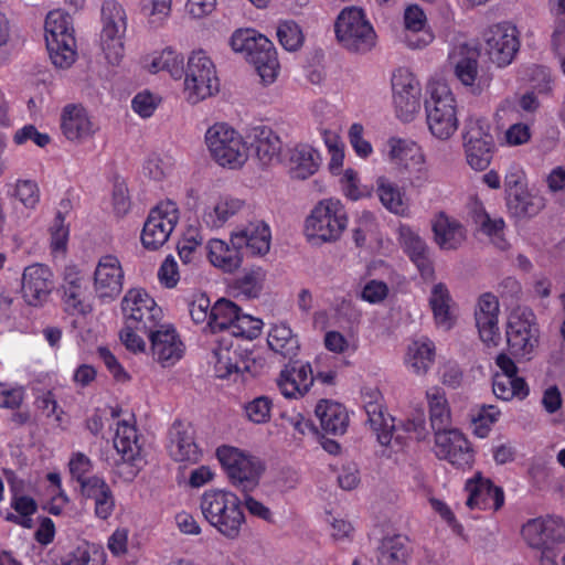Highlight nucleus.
Returning a JSON list of instances; mask_svg holds the SVG:
<instances>
[{"mask_svg": "<svg viewBox=\"0 0 565 565\" xmlns=\"http://www.w3.org/2000/svg\"><path fill=\"white\" fill-rule=\"evenodd\" d=\"M381 399V393L376 388H369L364 392V409L367 415V423L376 434L381 445L390 446L394 443L402 447L404 445V436L401 431L408 434L418 441L426 439L428 430L423 409L416 411L411 418L396 426L394 418L384 414Z\"/></svg>", "mask_w": 565, "mask_h": 565, "instance_id": "obj_1", "label": "nucleus"}, {"mask_svg": "<svg viewBox=\"0 0 565 565\" xmlns=\"http://www.w3.org/2000/svg\"><path fill=\"white\" fill-rule=\"evenodd\" d=\"M526 544L541 551L540 565H565V521L557 515L529 520L521 530Z\"/></svg>", "mask_w": 565, "mask_h": 565, "instance_id": "obj_2", "label": "nucleus"}, {"mask_svg": "<svg viewBox=\"0 0 565 565\" xmlns=\"http://www.w3.org/2000/svg\"><path fill=\"white\" fill-rule=\"evenodd\" d=\"M425 99L426 124L429 132L439 140H448L458 129L456 99L444 82L433 81L427 85Z\"/></svg>", "mask_w": 565, "mask_h": 565, "instance_id": "obj_3", "label": "nucleus"}, {"mask_svg": "<svg viewBox=\"0 0 565 565\" xmlns=\"http://www.w3.org/2000/svg\"><path fill=\"white\" fill-rule=\"evenodd\" d=\"M231 45L255 67L264 84L268 85L276 81L279 72L277 53L266 36L257 34L252 29L238 30L232 35Z\"/></svg>", "mask_w": 565, "mask_h": 565, "instance_id": "obj_4", "label": "nucleus"}, {"mask_svg": "<svg viewBox=\"0 0 565 565\" xmlns=\"http://www.w3.org/2000/svg\"><path fill=\"white\" fill-rule=\"evenodd\" d=\"M205 142L211 157L217 164L238 169L248 159V148L243 137L225 124H215L205 134Z\"/></svg>", "mask_w": 565, "mask_h": 565, "instance_id": "obj_5", "label": "nucleus"}, {"mask_svg": "<svg viewBox=\"0 0 565 565\" xmlns=\"http://www.w3.org/2000/svg\"><path fill=\"white\" fill-rule=\"evenodd\" d=\"M348 224L343 205L338 200H324L315 206L306 220V236L312 243L335 242Z\"/></svg>", "mask_w": 565, "mask_h": 565, "instance_id": "obj_6", "label": "nucleus"}, {"mask_svg": "<svg viewBox=\"0 0 565 565\" xmlns=\"http://www.w3.org/2000/svg\"><path fill=\"white\" fill-rule=\"evenodd\" d=\"M216 456L231 482L239 491L252 492L256 489L265 470V466L258 458L247 456L230 446L218 447Z\"/></svg>", "mask_w": 565, "mask_h": 565, "instance_id": "obj_7", "label": "nucleus"}, {"mask_svg": "<svg viewBox=\"0 0 565 565\" xmlns=\"http://www.w3.org/2000/svg\"><path fill=\"white\" fill-rule=\"evenodd\" d=\"M205 520L230 540L238 537L245 515L238 497H202Z\"/></svg>", "mask_w": 565, "mask_h": 565, "instance_id": "obj_8", "label": "nucleus"}, {"mask_svg": "<svg viewBox=\"0 0 565 565\" xmlns=\"http://www.w3.org/2000/svg\"><path fill=\"white\" fill-rule=\"evenodd\" d=\"M126 12L116 0H106L102 4L100 46L109 64L117 65L124 57V35L126 32Z\"/></svg>", "mask_w": 565, "mask_h": 565, "instance_id": "obj_9", "label": "nucleus"}, {"mask_svg": "<svg viewBox=\"0 0 565 565\" xmlns=\"http://www.w3.org/2000/svg\"><path fill=\"white\" fill-rule=\"evenodd\" d=\"M338 41L349 51L367 52L375 44V33L362 9L352 7L341 11L335 21Z\"/></svg>", "mask_w": 565, "mask_h": 565, "instance_id": "obj_10", "label": "nucleus"}, {"mask_svg": "<svg viewBox=\"0 0 565 565\" xmlns=\"http://www.w3.org/2000/svg\"><path fill=\"white\" fill-rule=\"evenodd\" d=\"M218 92L215 67L203 51L194 52L188 61L184 79V94L191 104L211 97Z\"/></svg>", "mask_w": 565, "mask_h": 565, "instance_id": "obj_11", "label": "nucleus"}, {"mask_svg": "<svg viewBox=\"0 0 565 565\" xmlns=\"http://www.w3.org/2000/svg\"><path fill=\"white\" fill-rule=\"evenodd\" d=\"M462 139L467 163L476 171L486 170L494 149L490 124L483 118L470 117L465 124Z\"/></svg>", "mask_w": 565, "mask_h": 565, "instance_id": "obj_12", "label": "nucleus"}, {"mask_svg": "<svg viewBox=\"0 0 565 565\" xmlns=\"http://www.w3.org/2000/svg\"><path fill=\"white\" fill-rule=\"evenodd\" d=\"M121 309L126 323L146 334L166 323L162 309L142 289L128 290L122 298Z\"/></svg>", "mask_w": 565, "mask_h": 565, "instance_id": "obj_13", "label": "nucleus"}, {"mask_svg": "<svg viewBox=\"0 0 565 565\" xmlns=\"http://www.w3.org/2000/svg\"><path fill=\"white\" fill-rule=\"evenodd\" d=\"M507 341L511 353L526 356L539 343V328L534 313L529 309L513 311L508 321Z\"/></svg>", "mask_w": 565, "mask_h": 565, "instance_id": "obj_14", "label": "nucleus"}, {"mask_svg": "<svg viewBox=\"0 0 565 565\" xmlns=\"http://www.w3.org/2000/svg\"><path fill=\"white\" fill-rule=\"evenodd\" d=\"M179 221V211L174 202L167 201L151 210L141 233L146 248L158 249L170 237Z\"/></svg>", "mask_w": 565, "mask_h": 565, "instance_id": "obj_15", "label": "nucleus"}, {"mask_svg": "<svg viewBox=\"0 0 565 565\" xmlns=\"http://www.w3.org/2000/svg\"><path fill=\"white\" fill-rule=\"evenodd\" d=\"M393 100L397 116L409 121L420 108V85L406 68L397 70L392 77Z\"/></svg>", "mask_w": 565, "mask_h": 565, "instance_id": "obj_16", "label": "nucleus"}, {"mask_svg": "<svg viewBox=\"0 0 565 565\" xmlns=\"http://www.w3.org/2000/svg\"><path fill=\"white\" fill-rule=\"evenodd\" d=\"M483 39L489 58L500 67L509 65L519 51L518 31L510 23L489 26L483 33Z\"/></svg>", "mask_w": 565, "mask_h": 565, "instance_id": "obj_17", "label": "nucleus"}, {"mask_svg": "<svg viewBox=\"0 0 565 565\" xmlns=\"http://www.w3.org/2000/svg\"><path fill=\"white\" fill-rule=\"evenodd\" d=\"M53 290V273L42 264H32L24 268L21 278V294L32 307L43 306Z\"/></svg>", "mask_w": 565, "mask_h": 565, "instance_id": "obj_18", "label": "nucleus"}, {"mask_svg": "<svg viewBox=\"0 0 565 565\" xmlns=\"http://www.w3.org/2000/svg\"><path fill=\"white\" fill-rule=\"evenodd\" d=\"M124 270L117 256L104 255L94 271V289L102 300H114L122 290Z\"/></svg>", "mask_w": 565, "mask_h": 565, "instance_id": "obj_19", "label": "nucleus"}, {"mask_svg": "<svg viewBox=\"0 0 565 565\" xmlns=\"http://www.w3.org/2000/svg\"><path fill=\"white\" fill-rule=\"evenodd\" d=\"M153 359L163 367L174 365L184 353V345L170 323H163L148 333Z\"/></svg>", "mask_w": 565, "mask_h": 565, "instance_id": "obj_20", "label": "nucleus"}, {"mask_svg": "<svg viewBox=\"0 0 565 565\" xmlns=\"http://www.w3.org/2000/svg\"><path fill=\"white\" fill-rule=\"evenodd\" d=\"M435 452L438 458L448 460L458 467L469 466L473 451L466 437L455 428L437 430L435 434Z\"/></svg>", "mask_w": 565, "mask_h": 565, "instance_id": "obj_21", "label": "nucleus"}, {"mask_svg": "<svg viewBox=\"0 0 565 565\" xmlns=\"http://www.w3.org/2000/svg\"><path fill=\"white\" fill-rule=\"evenodd\" d=\"M498 298L490 292L481 295L475 308V320L480 339L488 347H497L501 339L498 327Z\"/></svg>", "mask_w": 565, "mask_h": 565, "instance_id": "obj_22", "label": "nucleus"}, {"mask_svg": "<svg viewBox=\"0 0 565 565\" xmlns=\"http://www.w3.org/2000/svg\"><path fill=\"white\" fill-rule=\"evenodd\" d=\"M169 454L179 462L194 463L200 460L201 451L195 443L194 429L191 424L177 420L169 430Z\"/></svg>", "mask_w": 565, "mask_h": 565, "instance_id": "obj_23", "label": "nucleus"}, {"mask_svg": "<svg viewBox=\"0 0 565 565\" xmlns=\"http://www.w3.org/2000/svg\"><path fill=\"white\" fill-rule=\"evenodd\" d=\"M315 382L310 363L298 364L295 360L281 370L277 384L284 396L298 398L307 394Z\"/></svg>", "mask_w": 565, "mask_h": 565, "instance_id": "obj_24", "label": "nucleus"}, {"mask_svg": "<svg viewBox=\"0 0 565 565\" xmlns=\"http://www.w3.org/2000/svg\"><path fill=\"white\" fill-rule=\"evenodd\" d=\"M252 147L259 163L264 167L275 166L281 160L282 141L267 126H256L249 132Z\"/></svg>", "mask_w": 565, "mask_h": 565, "instance_id": "obj_25", "label": "nucleus"}, {"mask_svg": "<svg viewBox=\"0 0 565 565\" xmlns=\"http://www.w3.org/2000/svg\"><path fill=\"white\" fill-rule=\"evenodd\" d=\"M61 129L65 138L73 142H82L95 132L87 110L77 104H68L63 108Z\"/></svg>", "mask_w": 565, "mask_h": 565, "instance_id": "obj_26", "label": "nucleus"}, {"mask_svg": "<svg viewBox=\"0 0 565 565\" xmlns=\"http://www.w3.org/2000/svg\"><path fill=\"white\" fill-rule=\"evenodd\" d=\"M270 238L268 225L263 221H256L233 233L231 243L238 248L246 247L254 255H265L270 248Z\"/></svg>", "mask_w": 565, "mask_h": 565, "instance_id": "obj_27", "label": "nucleus"}, {"mask_svg": "<svg viewBox=\"0 0 565 565\" xmlns=\"http://www.w3.org/2000/svg\"><path fill=\"white\" fill-rule=\"evenodd\" d=\"M64 303L72 313L87 315L92 312L93 306L89 301V292L84 277L71 269L65 275Z\"/></svg>", "mask_w": 565, "mask_h": 565, "instance_id": "obj_28", "label": "nucleus"}, {"mask_svg": "<svg viewBox=\"0 0 565 565\" xmlns=\"http://www.w3.org/2000/svg\"><path fill=\"white\" fill-rule=\"evenodd\" d=\"M114 446L124 460L122 466L136 467L141 460L142 446L137 429L126 420L117 424Z\"/></svg>", "mask_w": 565, "mask_h": 565, "instance_id": "obj_29", "label": "nucleus"}, {"mask_svg": "<svg viewBox=\"0 0 565 565\" xmlns=\"http://www.w3.org/2000/svg\"><path fill=\"white\" fill-rule=\"evenodd\" d=\"M433 232L436 244L445 250L459 248L467 238L463 226L444 213L438 214L434 220Z\"/></svg>", "mask_w": 565, "mask_h": 565, "instance_id": "obj_30", "label": "nucleus"}, {"mask_svg": "<svg viewBox=\"0 0 565 565\" xmlns=\"http://www.w3.org/2000/svg\"><path fill=\"white\" fill-rule=\"evenodd\" d=\"M401 243L412 262L417 266L424 278H430L434 268L428 257V248L422 237L408 226L399 228Z\"/></svg>", "mask_w": 565, "mask_h": 565, "instance_id": "obj_31", "label": "nucleus"}, {"mask_svg": "<svg viewBox=\"0 0 565 565\" xmlns=\"http://www.w3.org/2000/svg\"><path fill=\"white\" fill-rule=\"evenodd\" d=\"M412 548L407 536L394 534L385 536L377 550L379 565H408Z\"/></svg>", "mask_w": 565, "mask_h": 565, "instance_id": "obj_32", "label": "nucleus"}, {"mask_svg": "<svg viewBox=\"0 0 565 565\" xmlns=\"http://www.w3.org/2000/svg\"><path fill=\"white\" fill-rule=\"evenodd\" d=\"M267 342L271 351L289 362L298 356L300 350L298 337L284 322L276 323L270 328Z\"/></svg>", "mask_w": 565, "mask_h": 565, "instance_id": "obj_33", "label": "nucleus"}, {"mask_svg": "<svg viewBox=\"0 0 565 565\" xmlns=\"http://www.w3.org/2000/svg\"><path fill=\"white\" fill-rule=\"evenodd\" d=\"M106 561L107 554L103 545L82 540L55 565H106Z\"/></svg>", "mask_w": 565, "mask_h": 565, "instance_id": "obj_34", "label": "nucleus"}, {"mask_svg": "<svg viewBox=\"0 0 565 565\" xmlns=\"http://www.w3.org/2000/svg\"><path fill=\"white\" fill-rule=\"evenodd\" d=\"M315 413L327 434L338 435L347 430L349 415L341 404L321 399Z\"/></svg>", "mask_w": 565, "mask_h": 565, "instance_id": "obj_35", "label": "nucleus"}, {"mask_svg": "<svg viewBox=\"0 0 565 565\" xmlns=\"http://www.w3.org/2000/svg\"><path fill=\"white\" fill-rule=\"evenodd\" d=\"M404 23L407 30L406 42L409 47L422 49L433 41V34L424 30L426 15L418 6H409L405 10Z\"/></svg>", "mask_w": 565, "mask_h": 565, "instance_id": "obj_36", "label": "nucleus"}, {"mask_svg": "<svg viewBox=\"0 0 565 565\" xmlns=\"http://www.w3.org/2000/svg\"><path fill=\"white\" fill-rule=\"evenodd\" d=\"M244 201L236 198H220L215 204L204 209L202 213V221L207 227H221L225 224V222H227V220L236 215L244 207Z\"/></svg>", "mask_w": 565, "mask_h": 565, "instance_id": "obj_37", "label": "nucleus"}, {"mask_svg": "<svg viewBox=\"0 0 565 565\" xmlns=\"http://www.w3.org/2000/svg\"><path fill=\"white\" fill-rule=\"evenodd\" d=\"M376 194L390 212L396 215H405L408 211V202L405 192L391 180L381 177L376 180Z\"/></svg>", "mask_w": 565, "mask_h": 565, "instance_id": "obj_38", "label": "nucleus"}, {"mask_svg": "<svg viewBox=\"0 0 565 565\" xmlns=\"http://www.w3.org/2000/svg\"><path fill=\"white\" fill-rule=\"evenodd\" d=\"M451 296L443 282L436 284L429 297V305L438 327L449 330L455 323V317L450 311Z\"/></svg>", "mask_w": 565, "mask_h": 565, "instance_id": "obj_39", "label": "nucleus"}, {"mask_svg": "<svg viewBox=\"0 0 565 565\" xmlns=\"http://www.w3.org/2000/svg\"><path fill=\"white\" fill-rule=\"evenodd\" d=\"M319 153L308 145H298L291 150L290 169L295 178L307 179L312 175L319 167Z\"/></svg>", "mask_w": 565, "mask_h": 565, "instance_id": "obj_40", "label": "nucleus"}, {"mask_svg": "<svg viewBox=\"0 0 565 565\" xmlns=\"http://www.w3.org/2000/svg\"><path fill=\"white\" fill-rule=\"evenodd\" d=\"M429 407L430 426L434 433L449 428L450 408L445 392L439 387H433L426 392Z\"/></svg>", "mask_w": 565, "mask_h": 565, "instance_id": "obj_41", "label": "nucleus"}, {"mask_svg": "<svg viewBox=\"0 0 565 565\" xmlns=\"http://www.w3.org/2000/svg\"><path fill=\"white\" fill-rule=\"evenodd\" d=\"M239 249L234 245L230 247L228 244L221 239H212L209 243V258L214 266L220 267L224 271L232 273L242 264Z\"/></svg>", "mask_w": 565, "mask_h": 565, "instance_id": "obj_42", "label": "nucleus"}, {"mask_svg": "<svg viewBox=\"0 0 565 565\" xmlns=\"http://www.w3.org/2000/svg\"><path fill=\"white\" fill-rule=\"evenodd\" d=\"M46 47L52 63L60 68L70 67L76 58L74 35L46 39Z\"/></svg>", "mask_w": 565, "mask_h": 565, "instance_id": "obj_43", "label": "nucleus"}, {"mask_svg": "<svg viewBox=\"0 0 565 565\" xmlns=\"http://www.w3.org/2000/svg\"><path fill=\"white\" fill-rule=\"evenodd\" d=\"M241 309L231 300L218 299L211 308L207 328L211 332L231 331Z\"/></svg>", "mask_w": 565, "mask_h": 565, "instance_id": "obj_44", "label": "nucleus"}, {"mask_svg": "<svg viewBox=\"0 0 565 565\" xmlns=\"http://www.w3.org/2000/svg\"><path fill=\"white\" fill-rule=\"evenodd\" d=\"M508 206L516 216H534L545 206V199L526 189L520 192L513 191L508 196Z\"/></svg>", "mask_w": 565, "mask_h": 565, "instance_id": "obj_45", "label": "nucleus"}, {"mask_svg": "<svg viewBox=\"0 0 565 565\" xmlns=\"http://www.w3.org/2000/svg\"><path fill=\"white\" fill-rule=\"evenodd\" d=\"M493 394L503 401L513 397L520 399L529 395V386L523 377H509L508 375H494L492 383Z\"/></svg>", "mask_w": 565, "mask_h": 565, "instance_id": "obj_46", "label": "nucleus"}, {"mask_svg": "<svg viewBox=\"0 0 565 565\" xmlns=\"http://www.w3.org/2000/svg\"><path fill=\"white\" fill-rule=\"evenodd\" d=\"M408 356L414 372L425 375L434 361V343L428 339L414 341L408 348Z\"/></svg>", "mask_w": 565, "mask_h": 565, "instance_id": "obj_47", "label": "nucleus"}, {"mask_svg": "<svg viewBox=\"0 0 565 565\" xmlns=\"http://www.w3.org/2000/svg\"><path fill=\"white\" fill-rule=\"evenodd\" d=\"M11 508L13 512H8L6 519L23 527L32 526V515L36 511V503L33 497H12Z\"/></svg>", "mask_w": 565, "mask_h": 565, "instance_id": "obj_48", "label": "nucleus"}, {"mask_svg": "<svg viewBox=\"0 0 565 565\" xmlns=\"http://www.w3.org/2000/svg\"><path fill=\"white\" fill-rule=\"evenodd\" d=\"M73 35V21L68 13L62 10L49 12L45 19V40Z\"/></svg>", "mask_w": 565, "mask_h": 565, "instance_id": "obj_49", "label": "nucleus"}, {"mask_svg": "<svg viewBox=\"0 0 565 565\" xmlns=\"http://www.w3.org/2000/svg\"><path fill=\"white\" fill-rule=\"evenodd\" d=\"M216 361H215V372L218 377H227L232 373H239L244 371H248V365L245 361H238L237 354L235 352H231L230 350H220L214 352Z\"/></svg>", "mask_w": 565, "mask_h": 565, "instance_id": "obj_50", "label": "nucleus"}, {"mask_svg": "<svg viewBox=\"0 0 565 565\" xmlns=\"http://www.w3.org/2000/svg\"><path fill=\"white\" fill-rule=\"evenodd\" d=\"M266 273L262 268L252 269L236 280V288L248 298H256L260 295Z\"/></svg>", "mask_w": 565, "mask_h": 565, "instance_id": "obj_51", "label": "nucleus"}, {"mask_svg": "<svg viewBox=\"0 0 565 565\" xmlns=\"http://www.w3.org/2000/svg\"><path fill=\"white\" fill-rule=\"evenodd\" d=\"M172 0H141V10L151 25H161L170 15Z\"/></svg>", "mask_w": 565, "mask_h": 565, "instance_id": "obj_52", "label": "nucleus"}, {"mask_svg": "<svg viewBox=\"0 0 565 565\" xmlns=\"http://www.w3.org/2000/svg\"><path fill=\"white\" fill-rule=\"evenodd\" d=\"M277 36L287 51H297L303 42L301 29L294 21L281 22L277 28Z\"/></svg>", "mask_w": 565, "mask_h": 565, "instance_id": "obj_53", "label": "nucleus"}, {"mask_svg": "<svg viewBox=\"0 0 565 565\" xmlns=\"http://www.w3.org/2000/svg\"><path fill=\"white\" fill-rule=\"evenodd\" d=\"M262 327L263 321L260 319L254 318L249 315H242L239 312L234 324H232L230 332L234 337H242L252 340L260 334Z\"/></svg>", "mask_w": 565, "mask_h": 565, "instance_id": "obj_54", "label": "nucleus"}, {"mask_svg": "<svg viewBox=\"0 0 565 565\" xmlns=\"http://www.w3.org/2000/svg\"><path fill=\"white\" fill-rule=\"evenodd\" d=\"M273 402L267 396H258L245 405L248 419L255 424H265L270 419Z\"/></svg>", "mask_w": 565, "mask_h": 565, "instance_id": "obj_55", "label": "nucleus"}, {"mask_svg": "<svg viewBox=\"0 0 565 565\" xmlns=\"http://www.w3.org/2000/svg\"><path fill=\"white\" fill-rule=\"evenodd\" d=\"M390 158L397 162H403L407 158H416L422 153L416 142L407 139L391 138L388 140Z\"/></svg>", "mask_w": 565, "mask_h": 565, "instance_id": "obj_56", "label": "nucleus"}, {"mask_svg": "<svg viewBox=\"0 0 565 565\" xmlns=\"http://www.w3.org/2000/svg\"><path fill=\"white\" fill-rule=\"evenodd\" d=\"M13 195L26 207L34 209L40 201L38 184L31 180H19Z\"/></svg>", "mask_w": 565, "mask_h": 565, "instance_id": "obj_57", "label": "nucleus"}, {"mask_svg": "<svg viewBox=\"0 0 565 565\" xmlns=\"http://www.w3.org/2000/svg\"><path fill=\"white\" fill-rule=\"evenodd\" d=\"M455 74L457 78L466 86H472L478 74L477 54L462 57L456 63Z\"/></svg>", "mask_w": 565, "mask_h": 565, "instance_id": "obj_58", "label": "nucleus"}, {"mask_svg": "<svg viewBox=\"0 0 565 565\" xmlns=\"http://www.w3.org/2000/svg\"><path fill=\"white\" fill-rule=\"evenodd\" d=\"M152 67L156 71L167 70L171 76L181 77L183 72V58L179 57L172 50H166L158 61H153Z\"/></svg>", "mask_w": 565, "mask_h": 565, "instance_id": "obj_59", "label": "nucleus"}, {"mask_svg": "<svg viewBox=\"0 0 565 565\" xmlns=\"http://www.w3.org/2000/svg\"><path fill=\"white\" fill-rule=\"evenodd\" d=\"M465 490L468 494H503L501 487H497L490 479L483 478L477 473L473 478L466 482Z\"/></svg>", "mask_w": 565, "mask_h": 565, "instance_id": "obj_60", "label": "nucleus"}, {"mask_svg": "<svg viewBox=\"0 0 565 565\" xmlns=\"http://www.w3.org/2000/svg\"><path fill=\"white\" fill-rule=\"evenodd\" d=\"M97 353L115 380L119 382H126L129 380L128 373L124 370L117 358L108 348L99 347Z\"/></svg>", "mask_w": 565, "mask_h": 565, "instance_id": "obj_61", "label": "nucleus"}, {"mask_svg": "<svg viewBox=\"0 0 565 565\" xmlns=\"http://www.w3.org/2000/svg\"><path fill=\"white\" fill-rule=\"evenodd\" d=\"M211 308L210 299L205 295L200 294L190 302V316L195 323L206 322L207 324Z\"/></svg>", "mask_w": 565, "mask_h": 565, "instance_id": "obj_62", "label": "nucleus"}, {"mask_svg": "<svg viewBox=\"0 0 565 565\" xmlns=\"http://www.w3.org/2000/svg\"><path fill=\"white\" fill-rule=\"evenodd\" d=\"M13 139L17 145H22L26 140H32L38 147L41 148H44L51 141V138L47 134H42L38 131V129L33 125H28L19 129L15 132Z\"/></svg>", "mask_w": 565, "mask_h": 565, "instance_id": "obj_63", "label": "nucleus"}, {"mask_svg": "<svg viewBox=\"0 0 565 565\" xmlns=\"http://www.w3.org/2000/svg\"><path fill=\"white\" fill-rule=\"evenodd\" d=\"M473 221L478 228L489 236L499 235L504 226L502 218L491 220L490 216L481 210L475 211Z\"/></svg>", "mask_w": 565, "mask_h": 565, "instance_id": "obj_64", "label": "nucleus"}]
</instances>
